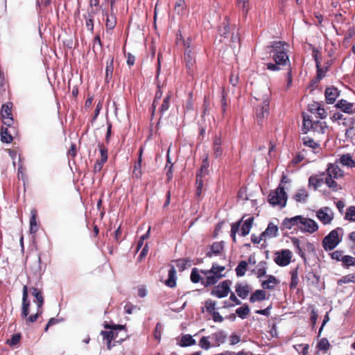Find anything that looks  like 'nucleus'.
<instances>
[{
  "label": "nucleus",
  "instance_id": "22",
  "mask_svg": "<svg viewBox=\"0 0 355 355\" xmlns=\"http://www.w3.org/2000/svg\"><path fill=\"white\" fill-rule=\"evenodd\" d=\"M327 211H329V208L324 207L319 209L316 213V216L324 225L330 223L333 220L332 214H329Z\"/></svg>",
  "mask_w": 355,
  "mask_h": 355
},
{
  "label": "nucleus",
  "instance_id": "34",
  "mask_svg": "<svg viewBox=\"0 0 355 355\" xmlns=\"http://www.w3.org/2000/svg\"><path fill=\"white\" fill-rule=\"evenodd\" d=\"M346 18L343 16V13L338 12L335 15V18L333 20V25L336 32L338 33V31H340L342 33L344 32V30L342 29L341 26H338L340 24H343L345 22Z\"/></svg>",
  "mask_w": 355,
  "mask_h": 355
},
{
  "label": "nucleus",
  "instance_id": "60",
  "mask_svg": "<svg viewBox=\"0 0 355 355\" xmlns=\"http://www.w3.org/2000/svg\"><path fill=\"white\" fill-rule=\"evenodd\" d=\"M97 46L99 47L100 50L102 51L103 50V43L101 42V37H100V35L99 34H96L95 35V37H94V40H93V46H92V50L93 51L96 53V49L97 48Z\"/></svg>",
  "mask_w": 355,
  "mask_h": 355
},
{
  "label": "nucleus",
  "instance_id": "63",
  "mask_svg": "<svg viewBox=\"0 0 355 355\" xmlns=\"http://www.w3.org/2000/svg\"><path fill=\"white\" fill-rule=\"evenodd\" d=\"M330 347V344L328 341V340L325 338H322L318 343V347L320 350H324L327 351L329 349Z\"/></svg>",
  "mask_w": 355,
  "mask_h": 355
},
{
  "label": "nucleus",
  "instance_id": "52",
  "mask_svg": "<svg viewBox=\"0 0 355 355\" xmlns=\"http://www.w3.org/2000/svg\"><path fill=\"white\" fill-rule=\"evenodd\" d=\"M216 302L211 300H207L205 302V310L206 311L211 315L212 313L216 311Z\"/></svg>",
  "mask_w": 355,
  "mask_h": 355
},
{
  "label": "nucleus",
  "instance_id": "64",
  "mask_svg": "<svg viewBox=\"0 0 355 355\" xmlns=\"http://www.w3.org/2000/svg\"><path fill=\"white\" fill-rule=\"evenodd\" d=\"M175 262L176 266L178 268L179 270L183 271L186 269L189 260L187 259H180L176 260Z\"/></svg>",
  "mask_w": 355,
  "mask_h": 355
},
{
  "label": "nucleus",
  "instance_id": "44",
  "mask_svg": "<svg viewBox=\"0 0 355 355\" xmlns=\"http://www.w3.org/2000/svg\"><path fill=\"white\" fill-rule=\"evenodd\" d=\"M196 196L197 198H200L202 194V189H203V186H204V181L202 178L201 174L196 175Z\"/></svg>",
  "mask_w": 355,
  "mask_h": 355
},
{
  "label": "nucleus",
  "instance_id": "3",
  "mask_svg": "<svg viewBox=\"0 0 355 355\" xmlns=\"http://www.w3.org/2000/svg\"><path fill=\"white\" fill-rule=\"evenodd\" d=\"M183 45L184 47V62L187 72L189 76H193L196 69V58L191 39L188 37L184 40Z\"/></svg>",
  "mask_w": 355,
  "mask_h": 355
},
{
  "label": "nucleus",
  "instance_id": "5",
  "mask_svg": "<svg viewBox=\"0 0 355 355\" xmlns=\"http://www.w3.org/2000/svg\"><path fill=\"white\" fill-rule=\"evenodd\" d=\"M287 202V194L285 192L284 187L281 184L273 191H271L268 195V202L272 206L279 205L280 207H284Z\"/></svg>",
  "mask_w": 355,
  "mask_h": 355
},
{
  "label": "nucleus",
  "instance_id": "4",
  "mask_svg": "<svg viewBox=\"0 0 355 355\" xmlns=\"http://www.w3.org/2000/svg\"><path fill=\"white\" fill-rule=\"evenodd\" d=\"M327 129L328 126L326 122L320 121H313L310 119L309 116L303 115L302 131L304 133L311 130L314 134L324 135Z\"/></svg>",
  "mask_w": 355,
  "mask_h": 355
},
{
  "label": "nucleus",
  "instance_id": "51",
  "mask_svg": "<svg viewBox=\"0 0 355 355\" xmlns=\"http://www.w3.org/2000/svg\"><path fill=\"white\" fill-rule=\"evenodd\" d=\"M116 24V19L114 15L107 16L105 26L107 29H113Z\"/></svg>",
  "mask_w": 355,
  "mask_h": 355
},
{
  "label": "nucleus",
  "instance_id": "12",
  "mask_svg": "<svg viewBox=\"0 0 355 355\" xmlns=\"http://www.w3.org/2000/svg\"><path fill=\"white\" fill-rule=\"evenodd\" d=\"M12 103L3 104L1 106V114L3 123L6 126H10L13 123L12 114Z\"/></svg>",
  "mask_w": 355,
  "mask_h": 355
},
{
  "label": "nucleus",
  "instance_id": "19",
  "mask_svg": "<svg viewBox=\"0 0 355 355\" xmlns=\"http://www.w3.org/2000/svg\"><path fill=\"white\" fill-rule=\"evenodd\" d=\"M32 295L35 297L34 302L37 304V310H42V306L44 302L42 291L37 288L32 287L29 289Z\"/></svg>",
  "mask_w": 355,
  "mask_h": 355
},
{
  "label": "nucleus",
  "instance_id": "46",
  "mask_svg": "<svg viewBox=\"0 0 355 355\" xmlns=\"http://www.w3.org/2000/svg\"><path fill=\"white\" fill-rule=\"evenodd\" d=\"M236 313L241 319H245L250 313V308L247 304H244L242 306L236 310Z\"/></svg>",
  "mask_w": 355,
  "mask_h": 355
},
{
  "label": "nucleus",
  "instance_id": "21",
  "mask_svg": "<svg viewBox=\"0 0 355 355\" xmlns=\"http://www.w3.org/2000/svg\"><path fill=\"white\" fill-rule=\"evenodd\" d=\"M325 173L319 175H313L309 178V186L313 187L314 190H317L324 183V176Z\"/></svg>",
  "mask_w": 355,
  "mask_h": 355
},
{
  "label": "nucleus",
  "instance_id": "28",
  "mask_svg": "<svg viewBox=\"0 0 355 355\" xmlns=\"http://www.w3.org/2000/svg\"><path fill=\"white\" fill-rule=\"evenodd\" d=\"M334 179H338L343 175L342 170L336 165L329 164L327 169V173Z\"/></svg>",
  "mask_w": 355,
  "mask_h": 355
},
{
  "label": "nucleus",
  "instance_id": "32",
  "mask_svg": "<svg viewBox=\"0 0 355 355\" xmlns=\"http://www.w3.org/2000/svg\"><path fill=\"white\" fill-rule=\"evenodd\" d=\"M309 196L308 191L304 188H302L296 191L293 196V199L297 202L304 203L306 202Z\"/></svg>",
  "mask_w": 355,
  "mask_h": 355
},
{
  "label": "nucleus",
  "instance_id": "35",
  "mask_svg": "<svg viewBox=\"0 0 355 355\" xmlns=\"http://www.w3.org/2000/svg\"><path fill=\"white\" fill-rule=\"evenodd\" d=\"M267 298L266 293L263 290H256L250 296V302L254 303L255 302L263 301Z\"/></svg>",
  "mask_w": 355,
  "mask_h": 355
},
{
  "label": "nucleus",
  "instance_id": "61",
  "mask_svg": "<svg viewBox=\"0 0 355 355\" xmlns=\"http://www.w3.org/2000/svg\"><path fill=\"white\" fill-rule=\"evenodd\" d=\"M312 56L315 62L316 67H318V64H320V58H321V53L320 51L315 46H312Z\"/></svg>",
  "mask_w": 355,
  "mask_h": 355
},
{
  "label": "nucleus",
  "instance_id": "62",
  "mask_svg": "<svg viewBox=\"0 0 355 355\" xmlns=\"http://www.w3.org/2000/svg\"><path fill=\"white\" fill-rule=\"evenodd\" d=\"M225 266H220L217 263H213L211 268L209 270V272L216 274V275H223L222 272L225 270Z\"/></svg>",
  "mask_w": 355,
  "mask_h": 355
},
{
  "label": "nucleus",
  "instance_id": "33",
  "mask_svg": "<svg viewBox=\"0 0 355 355\" xmlns=\"http://www.w3.org/2000/svg\"><path fill=\"white\" fill-rule=\"evenodd\" d=\"M223 277L224 275H216V274L210 273L205 280H202V284L205 287L214 285Z\"/></svg>",
  "mask_w": 355,
  "mask_h": 355
},
{
  "label": "nucleus",
  "instance_id": "56",
  "mask_svg": "<svg viewBox=\"0 0 355 355\" xmlns=\"http://www.w3.org/2000/svg\"><path fill=\"white\" fill-rule=\"evenodd\" d=\"M345 218L350 221H355V206H350L347 209Z\"/></svg>",
  "mask_w": 355,
  "mask_h": 355
},
{
  "label": "nucleus",
  "instance_id": "11",
  "mask_svg": "<svg viewBox=\"0 0 355 355\" xmlns=\"http://www.w3.org/2000/svg\"><path fill=\"white\" fill-rule=\"evenodd\" d=\"M301 222L299 230L303 232L312 234L318 230L317 223L313 219L303 216V219Z\"/></svg>",
  "mask_w": 355,
  "mask_h": 355
},
{
  "label": "nucleus",
  "instance_id": "49",
  "mask_svg": "<svg viewBox=\"0 0 355 355\" xmlns=\"http://www.w3.org/2000/svg\"><path fill=\"white\" fill-rule=\"evenodd\" d=\"M355 283V272L343 276L338 281V284L341 285L347 283Z\"/></svg>",
  "mask_w": 355,
  "mask_h": 355
},
{
  "label": "nucleus",
  "instance_id": "17",
  "mask_svg": "<svg viewBox=\"0 0 355 355\" xmlns=\"http://www.w3.org/2000/svg\"><path fill=\"white\" fill-rule=\"evenodd\" d=\"M340 92L335 87H327L324 95L326 102L328 104H333L339 96Z\"/></svg>",
  "mask_w": 355,
  "mask_h": 355
},
{
  "label": "nucleus",
  "instance_id": "31",
  "mask_svg": "<svg viewBox=\"0 0 355 355\" xmlns=\"http://www.w3.org/2000/svg\"><path fill=\"white\" fill-rule=\"evenodd\" d=\"M37 211L35 209H32L31 211L30 218V232L31 234L36 233L38 231V225L37 223Z\"/></svg>",
  "mask_w": 355,
  "mask_h": 355
},
{
  "label": "nucleus",
  "instance_id": "58",
  "mask_svg": "<svg viewBox=\"0 0 355 355\" xmlns=\"http://www.w3.org/2000/svg\"><path fill=\"white\" fill-rule=\"evenodd\" d=\"M98 147L101 154V162L102 161H107V148L103 144H98Z\"/></svg>",
  "mask_w": 355,
  "mask_h": 355
},
{
  "label": "nucleus",
  "instance_id": "37",
  "mask_svg": "<svg viewBox=\"0 0 355 355\" xmlns=\"http://www.w3.org/2000/svg\"><path fill=\"white\" fill-rule=\"evenodd\" d=\"M300 266H297L296 268L292 269L290 272L291 274V283H290V288L294 289L295 288L299 283V277H298V270Z\"/></svg>",
  "mask_w": 355,
  "mask_h": 355
},
{
  "label": "nucleus",
  "instance_id": "40",
  "mask_svg": "<svg viewBox=\"0 0 355 355\" xmlns=\"http://www.w3.org/2000/svg\"><path fill=\"white\" fill-rule=\"evenodd\" d=\"M292 243L295 248V252L297 253L300 257L304 260V263L307 262V259L304 252H303L301 246H300V241L299 239L294 237L292 239Z\"/></svg>",
  "mask_w": 355,
  "mask_h": 355
},
{
  "label": "nucleus",
  "instance_id": "30",
  "mask_svg": "<svg viewBox=\"0 0 355 355\" xmlns=\"http://www.w3.org/2000/svg\"><path fill=\"white\" fill-rule=\"evenodd\" d=\"M339 162L343 166L349 168L355 167V160L353 159L352 155L349 153L341 155L339 158Z\"/></svg>",
  "mask_w": 355,
  "mask_h": 355
},
{
  "label": "nucleus",
  "instance_id": "53",
  "mask_svg": "<svg viewBox=\"0 0 355 355\" xmlns=\"http://www.w3.org/2000/svg\"><path fill=\"white\" fill-rule=\"evenodd\" d=\"M208 336H202L198 342V345L203 349L208 350L212 346L209 340Z\"/></svg>",
  "mask_w": 355,
  "mask_h": 355
},
{
  "label": "nucleus",
  "instance_id": "43",
  "mask_svg": "<svg viewBox=\"0 0 355 355\" xmlns=\"http://www.w3.org/2000/svg\"><path fill=\"white\" fill-rule=\"evenodd\" d=\"M141 159L137 160L135 162L133 171H132V178H136L137 180L141 179L142 177V169H141Z\"/></svg>",
  "mask_w": 355,
  "mask_h": 355
},
{
  "label": "nucleus",
  "instance_id": "59",
  "mask_svg": "<svg viewBox=\"0 0 355 355\" xmlns=\"http://www.w3.org/2000/svg\"><path fill=\"white\" fill-rule=\"evenodd\" d=\"M239 82V73L237 71L233 70L231 72L230 76V83L234 86L236 87Z\"/></svg>",
  "mask_w": 355,
  "mask_h": 355
},
{
  "label": "nucleus",
  "instance_id": "2",
  "mask_svg": "<svg viewBox=\"0 0 355 355\" xmlns=\"http://www.w3.org/2000/svg\"><path fill=\"white\" fill-rule=\"evenodd\" d=\"M268 89L264 93L255 92L254 98L255 116L259 125H261L263 119L268 115L270 105V95Z\"/></svg>",
  "mask_w": 355,
  "mask_h": 355
},
{
  "label": "nucleus",
  "instance_id": "23",
  "mask_svg": "<svg viewBox=\"0 0 355 355\" xmlns=\"http://www.w3.org/2000/svg\"><path fill=\"white\" fill-rule=\"evenodd\" d=\"M267 280L263 281L261 287L263 290H273L275 286L279 283V280L273 275H270L267 276Z\"/></svg>",
  "mask_w": 355,
  "mask_h": 355
},
{
  "label": "nucleus",
  "instance_id": "7",
  "mask_svg": "<svg viewBox=\"0 0 355 355\" xmlns=\"http://www.w3.org/2000/svg\"><path fill=\"white\" fill-rule=\"evenodd\" d=\"M232 282L226 279L220 282L218 285L215 286L211 290V294L218 298H223L228 295L230 292V286Z\"/></svg>",
  "mask_w": 355,
  "mask_h": 355
},
{
  "label": "nucleus",
  "instance_id": "18",
  "mask_svg": "<svg viewBox=\"0 0 355 355\" xmlns=\"http://www.w3.org/2000/svg\"><path fill=\"white\" fill-rule=\"evenodd\" d=\"M210 338L214 341L213 347H219L220 345L225 343L227 339V334L223 331L219 330L210 336Z\"/></svg>",
  "mask_w": 355,
  "mask_h": 355
},
{
  "label": "nucleus",
  "instance_id": "20",
  "mask_svg": "<svg viewBox=\"0 0 355 355\" xmlns=\"http://www.w3.org/2000/svg\"><path fill=\"white\" fill-rule=\"evenodd\" d=\"M14 128L10 126L3 127L2 126L1 130V141L3 143L10 144L13 140V137L12 134V130Z\"/></svg>",
  "mask_w": 355,
  "mask_h": 355
},
{
  "label": "nucleus",
  "instance_id": "38",
  "mask_svg": "<svg viewBox=\"0 0 355 355\" xmlns=\"http://www.w3.org/2000/svg\"><path fill=\"white\" fill-rule=\"evenodd\" d=\"M171 98L172 93L170 92L164 97L162 105L159 109V112L161 115H163L169 109Z\"/></svg>",
  "mask_w": 355,
  "mask_h": 355
},
{
  "label": "nucleus",
  "instance_id": "36",
  "mask_svg": "<svg viewBox=\"0 0 355 355\" xmlns=\"http://www.w3.org/2000/svg\"><path fill=\"white\" fill-rule=\"evenodd\" d=\"M254 217H250L246 219L241 226V235L243 236H247L252 227Z\"/></svg>",
  "mask_w": 355,
  "mask_h": 355
},
{
  "label": "nucleus",
  "instance_id": "10",
  "mask_svg": "<svg viewBox=\"0 0 355 355\" xmlns=\"http://www.w3.org/2000/svg\"><path fill=\"white\" fill-rule=\"evenodd\" d=\"M303 219V216L298 215L291 218H285L282 222L280 228L284 230H291L293 227H295V229H298L301 224V221Z\"/></svg>",
  "mask_w": 355,
  "mask_h": 355
},
{
  "label": "nucleus",
  "instance_id": "8",
  "mask_svg": "<svg viewBox=\"0 0 355 355\" xmlns=\"http://www.w3.org/2000/svg\"><path fill=\"white\" fill-rule=\"evenodd\" d=\"M21 317L22 319L25 320L27 324L35 322L42 314V310H37L35 314L28 315L30 313L31 303H21Z\"/></svg>",
  "mask_w": 355,
  "mask_h": 355
},
{
  "label": "nucleus",
  "instance_id": "39",
  "mask_svg": "<svg viewBox=\"0 0 355 355\" xmlns=\"http://www.w3.org/2000/svg\"><path fill=\"white\" fill-rule=\"evenodd\" d=\"M256 274L257 278H261L262 277L266 275L267 272V263L265 261H260L257 266V269L254 270Z\"/></svg>",
  "mask_w": 355,
  "mask_h": 355
},
{
  "label": "nucleus",
  "instance_id": "29",
  "mask_svg": "<svg viewBox=\"0 0 355 355\" xmlns=\"http://www.w3.org/2000/svg\"><path fill=\"white\" fill-rule=\"evenodd\" d=\"M176 270L173 266H171L168 270V279L165 281V284L170 287L174 288L176 286Z\"/></svg>",
  "mask_w": 355,
  "mask_h": 355
},
{
  "label": "nucleus",
  "instance_id": "45",
  "mask_svg": "<svg viewBox=\"0 0 355 355\" xmlns=\"http://www.w3.org/2000/svg\"><path fill=\"white\" fill-rule=\"evenodd\" d=\"M248 269V263L245 261H241L236 266L235 271L238 277H243L245 275Z\"/></svg>",
  "mask_w": 355,
  "mask_h": 355
},
{
  "label": "nucleus",
  "instance_id": "42",
  "mask_svg": "<svg viewBox=\"0 0 355 355\" xmlns=\"http://www.w3.org/2000/svg\"><path fill=\"white\" fill-rule=\"evenodd\" d=\"M222 96L220 99V105L222 109V115L223 117H225L227 113V110L230 101L227 100V94L225 92L224 89L222 91Z\"/></svg>",
  "mask_w": 355,
  "mask_h": 355
},
{
  "label": "nucleus",
  "instance_id": "16",
  "mask_svg": "<svg viewBox=\"0 0 355 355\" xmlns=\"http://www.w3.org/2000/svg\"><path fill=\"white\" fill-rule=\"evenodd\" d=\"M230 27L228 22H224L223 26L219 28V33L220 36L225 39H230V42H234L238 39V35L231 33Z\"/></svg>",
  "mask_w": 355,
  "mask_h": 355
},
{
  "label": "nucleus",
  "instance_id": "26",
  "mask_svg": "<svg viewBox=\"0 0 355 355\" xmlns=\"http://www.w3.org/2000/svg\"><path fill=\"white\" fill-rule=\"evenodd\" d=\"M277 233V226L272 223H269L266 230L262 232V236H264V239H270L277 236L278 235Z\"/></svg>",
  "mask_w": 355,
  "mask_h": 355
},
{
  "label": "nucleus",
  "instance_id": "6",
  "mask_svg": "<svg viewBox=\"0 0 355 355\" xmlns=\"http://www.w3.org/2000/svg\"><path fill=\"white\" fill-rule=\"evenodd\" d=\"M338 231H342V229L337 228L330 232L322 240V247L326 251L332 250L340 242L339 239Z\"/></svg>",
  "mask_w": 355,
  "mask_h": 355
},
{
  "label": "nucleus",
  "instance_id": "24",
  "mask_svg": "<svg viewBox=\"0 0 355 355\" xmlns=\"http://www.w3.org/2000/svg\"><path fill=\"white\" fill-rule=\"evenodd\" d=\"M235 288L237 295L241 299H245L251 290L248 284H242L240 283L236 284Z\"/></svg>",
  "mask_w": 355,
  "mask_h": 355
},
{
  "label": "nucleus",
  "instance_id": "55",
  "mask_svg": "<svg viewBox=\"0 0 355 355\" xmlns=\"http://www.w3.org/2000/svg\"><path fill=\"white\" fill-rule=\"evenodd\" d=\"M186 8L184 0H176L175 3V10L178 14H182Z\"/></svg>",
  "mask_w": 355,
  "mask_h": 355
},
{
  "label": "nucleus",
  "instance_id": "50",
  "mask_svg": "<svg viewBox=\"0 0 355 355\" xmlns=\"http://www.w3.org/2000/svg\"><path fill=\"white\" fill-rule=\"evenodd\" d=\"M341 261L343 263V266L346 268L355 266V258L349 255L343 256V257H342Z\"/></svg>",
  "mask_w": 355,
  "mask_h": 355
},
{
  "label": "nucleus",
  "instance_id": "14",
  "mask_svg": "<svg viewBox=\"0 0 355 355\" xmlns=\"http://www.w3.org/2000/svg\"><path fill=\"white\" fill-rule=\"evenodd\" d=\"M302 141L304 146L312 148L315 153H319L321 150V141L320 139H315L309 136H305L302 138Z\"/></svg>",
  "mask_w": 355,
  "mask_h": 355
},
{
  "label": "nucleus",
  "instance_id": "13",
  "mask_svg": "<svg viewBox=\"0 0 355 355\" xmlns=\"http://www.w3.org/2000/svg\"><path fill=\"white\" fill-rule=\"evenodd\" d=\"M335 107L344 113L348 114H355V105L352 103L348 102L345 99L339 100L335 105Z\"/></svg>",
  "mask_w": 355,
  "mask_h": 355
},
{
  "label": "nucleus",
  "instance_id": "57",
  "mask_svg": "<svg viewBox=\"0 0 355 355\" xmlns=\"http://www.w3.org/2000/svg\"><path fill=\"white\" fill-rule=\"evenodd\" d=\"M314 114L317 115L318 118L321 119L327 117V112L318 103H315V112Z\"/></svg>",
  "mask_w": 355,
  "mask_h": 355
},
{
  "label": "nucleus",
  "instance_id": "1",
  "mask_svg": "<svg viewBox=\"0 0 355 355\" xmlns=\"http://www.w3.org/2000/svg\"><path fill=\"white\" fill-rule=\"evenodd\" d=\"M286 43L282 41L273 42L271 45L272 49L270 53H272V58L275 63H267V69L270 71H277L280 69V65L286 66L290 62L287 52L284 48Z\"/></svg>",
  "mask_w": 355,
  "mask_h": 355
},
{
  "label": "nucleus",
  "instance_id": "27",
  "mask_svg": "<svg viewBox=\"0 0 355 355\" xmlns=\"http://www.w3.org/2000/svg\"><path fill=\"white\" fill-rule=\"evenodd\" d=\"M110 331H102L101 334L103 336V339L106 340L107 349L110 350L114 346H115L114 343L112 344V341L114 340V331L112 329H110Z\"/></svg>",
  "mask_w": 355,
  "mask_h": 355
},
{
  "label": "nucleus",
  "instance_id": "41",
  "mask_svg": "<svg viewBox=\"0 0 355 355\" xmlns=\"http://www.w3.org/2000/svg\"><path fill=\"white\" fill-rule=\"evenodd\" d=\"M196 343V340L191 335L186 334L182 336L179 345L181 347H185L194 345Z\"/></svg>",
  "mask_w": 355,
  "mask_h": 355
},
{
  "label": "nucleus",
  "instance_id": "15",
  "mask_svg": "<svg viewBox=\"0 0 355 355\" xmlns=\"http://www.w3.org/2000/svg\"><path fill=\"white\" fill-rule=\"evenodd\" d=\"M210 250L206 253V256L208 257H212L213 256L220 255L224 250V242L216 241L214 242L210 245Z\"/></svg>",
  "mask_w": 355,
  "mask_h": 355
},
{
  "label": "nucleus",
  "instance_id": "54",
  "mask_svg": "<svg viewBox=\"0 0 355 355\" xmlns=\"http://www.w3.org/2000/svg\"><path fill=\"white\" fill-rule=\"evenodd\" d=\"M113 60H111L110 62H107L106 69H105V80H109L112 77L113 73Z\"/></svg>",
  "mask_w": 355,
  "mask_h": 355
},
{
  "label": "nucleus",
  "instance_id": "48",
  "mask_svg": "<svg viewBox=\"0 0 355 355\" xmlns=\"http://www.w3.org/2000/svg\"><path fill=\"white\" fill-rule=\"evenodd\" d=\"M86 19L85 25L89 31L92 33L94 32V15L92 12H88L87 15L85 16Z\"/></svg>",
  "mask_w": 355,
  "mask_h": 355
},
{
  "label": "nucleus",
  "instance_id": "47",
  "mask_svg": "<svg viewBox=\"0 0 355 355\" xmlns=\"http://www.w3.org/2000/svg\"><path fill=\"white\" fill-rule=\"evenodd\" d=\"M190 278L191 281L194 284H197L198 282L202 283V280H205V279L201 277L200 272L196 268H193L192 269Z\"/></svg>",
  "mask_w": 355,
  "mask_h": 355
},
{
  "label": "nucleus",
  "instance_id": "9",
  "mask_svg": "<svg viewBox=\"0 0 355 355\" xmlns=\"http://www.w3.org/2000/svg\"><path fill=\"white\" fill-rule=\"evenodd\" d=\"M292 252L291 250L286 249L277 251L275 253L274 261L279 266H286L291 261Z\"/></svg>",
  "mask_w": 355,
  "mask_h": 355
},
{
  "label": "nucleus",
  "instance_id": "25",
  "mask_svg": "<svg viewBox=\"0 0 355 355\" xmlns=\"http://www.w3.org/2000/svg\"><path fill=\"white\" fill-rule=\"evenodd\" d=\"M236 3L237 8L242 13L243 17L245 19L251 7L250 0H236Z\"/></svg>",
  "mask_w": 355,
  "mask_h": 355
}]
</instances>
